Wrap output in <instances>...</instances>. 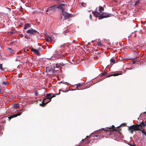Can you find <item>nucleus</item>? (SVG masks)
I'll list each match as a JSON object with an SVG mask.
<instances>
[{
    "label": "nucleus",
    "instance_id": "3",
    "mask_svg": "<svg viewBox=\"0 0 146 146\" xmlns=\"http://www.w3.org/2000/svg\"><path fill=\"white\" fill-rule=\"evenodd\" d=\"M58 8H60L62 9L61 5H59L58 6L57 5H55L49 7L46 9V12H48L51 10L52 11H54Z\"/></svg>",
    "mask_w": 146,
    "mask_h": 146
},
{
    "label": "nucleus",
    "instance_id": "24",
    "mask_svg": "<svg viewBox=\"0 0 146 146\" xmlns=\"http://www.w3.org/2000/svg\"><path fill=\"white\" fill-rule=\"evenodd\" d=\"M25 37L27 39L30 38V37L28 36L27 35H25Z\"/></svg>",
    "mask_w": 146,
    "mask_h": 146
},
{
    "label": "nucleus",
    "instance_id": "2",
    "mask_svg": "<svg viewBox=\"0 0 146 146\" xmlns=\"http://www.w3.org/2000/svg\"><path fill=\"white\" fill-rule=\"evenodd\" d=\"M135 126L134 125H133L128 128V130L132 134L133 133V132L135 131H141L142 132L145 134L146 135V133L145 132L144 128H137L135 127Z\"/></svg>",
    "mask_w": 146,
    "mask_h": 146
},
{
    "label": "nucleus",
    "instance_id": "30",
    "mask_svg": "<svg viewBox=\"0 0 146 146\" xmlns=\"http://www.w3.org/2000/svg\"><path fill=\"white\" fill-rule=\"evenodd\" d=\"M84 3H82V5L84 7L85 6H84Z\"/></svg>",
    "mask_w": 146,
    "mask_h": 146
},
{
    "label": "nucleus",
    "instance_id": "26",
    "mask_svg": "<svg viewBox=\"0 0 146 146\" xmlns=\"http://www.w3.org/2000/svg\"><path fill=\"white\" fill-rule=\"evenodd\" d=\"M2 88L1 87H0V93H1V90H2Z\"/></svg>",
    "mask_w": 146,
    "mask_h": 146
},
{
    "label": "nucleus",
    "instance_id": "25",
    "mask_svg": "<svg viewBox=\"0 0 146 146\" xmlns=\"http://www.w3.org/2000/svg\"><path fill=\"white\" fill-rule=\"evenodd\" d=\"M2 68V64H0V69L1 70Z\"/></svg>",
    "mask_w": 146,
    "mask_h": 146
},
{
    "label": "nucleus",
    "instance_id": "15",
    "mask_svg": "<svg viewBox=\"0 0 146 146\" xmlns=\"http://www.w3.org/2000/svg\"><path fill=\"white\" fill-rule=\"evenodd\" d=\"M3 84L4 86H6L8 84V83L7 81H5L3 82Z\"/></svg>",
    "mask_w": 146,
    "mask_h": 146
},
{
    "label": "nucleus",
    "instance_id": "32",
    "mask_svg": "<svg viewBox=\"0 0 146 146\" xmlns=\"http://www.w3.org/2000/svg\"><path fill=\"white\" fill-rule=\"evenodd\" d=\"M104 75V74H102V75H101V76H103Z\"/></svg>",
    "mask_w": 146,
    "mask_h": 146
},
{
    "label": "nucleus",
    "instance_id": "28",
    "mask_svg": "<svg viewBox=\"0 0 146 146\" xmlns=\"http://www.w3.org/2000/svg\"><path fill=\"white\" fill-rule=\"evenodd\" d=\"M90 18L91 19H92V18H91L92 15H91V14H90Z\"/></svg>",
    "mask_w": 146,
    "mask_h": 146
},
{
    "label": "nucleus",
    "instance_id": "23",
    "mask_svg": "<svg viewBox=\"0 0 146 146\" xmlns=\"http://www.w3.org/2000/svg\"><path fill=\"white\" fill-rule=\"evenodd\" d=\"M139 3V1H138H138H137L136 2V3H135V6H136L137 5V4Z\"/></svg>",
    "mask_w": 146,
    "mask_h": 146
},
{
    "label": "nucleus",
    "instance_id": "36",
    "mask_svg": "<svg viewBox=\"0 0 146 146\" xmlns=\"http://www.w3.org/2000/svg\"><path fill=\"white\" fill-rule=\"evenodd\" d=\"M84 141V139H83L82 140V141Z\"/></svg>",
    "mask_w": 146,
    "mask_h": 146
},
{
    "label": "nucleus",
    "instance_id": "34",
    "mask_svg": "<svg viewBox=\"0 0 146 146\" xmlns=\"http://www.w3.org/2000/svg\"><path fill=\"white\" fill-rule=\"evenodd\" d=\"M46 34H47L46 33H45V35H46Z\"/></svg>",
    "mask_w": 146,
    "mask_h": 146
},
{
    "label": "nucleus",
    "instance_id": "21",
    "mask_svg": "<svg viewBox=\"0 0 146 146\" xmlns=\"http://www.w3.org/2000/svg\"><path fill=\"white\" fill-rule=\"evenodd\" d=\"M9 49L10 50L11 52L12 53H14L15 52L13 50H11V48H9Z\"/></svg>",
    "mask_w": 146,
    "mask_h": 146
},
{
    "label": "nucleus",
    "instance_id": "4",
    "mask_svg": "<svg viewBox=\"0 0 146 146\" xmlns=\"http://www.w3.org/2000/svg\"><path fill=\"white\" fill-rule=\"evenodd\" d=\"M64 16V19L66 20L67 19H69L70 17H71L72 16V15L69 14L66 12H62V13L61 15V16Z\"/></svg>",
    "mask_w": 146,
    "mask_h": 146
},
{
    "label": "nucleus",
    "instance_id": "10",
    "mask_svg": "<svg viewBox=\"0 0 146 146\" xmlns=\"http://www.w3.org/2000/svg\"><path fill=\"white\" fill-rule=\"evenodd\" d=\"M83 86L82 84H78L76 86V88L78 90H80L83 89V88H80Z\"/></svg>",
    "mask_w": 146,
    "mask_h": 146
},
{
    "label": "nucleus",
    "instance_id": "14",
    "mask_svg": "<svg viewBox=\"0 0 146 146\" xmlns=\"http://www.w3.org/2000/svg\"><path fill=\"white\" fill-rule=\"evenodd\" d=\"M56 95V94H53V96H51V97H50V100H49V101L48 102L46 103L45 104H47L48 102H50L51 101V99L52 98L55 97V96Z\"/></svg>",
    "mask_w": 146,
    "mask_h": 146
},
{
    "label": "nucleus",
    "instance_id": "29",
    "mask_svg": "<svg viewBox=\"0 0 146 146\" xmlns=\"http://www.w3.org/2000/svg\"><path fill=\"white\" fill-rule=\"evenodd\" d=\"M129 144L130 145V146H133V144Z\"/></svg>",
    "mask_w": 146,
    "mask_h": 146
},
{
    "label": "nucleus",
    "instance_id": "33",
    "mask_svg": "<svg viewBox=\"0 0 146 146\" xmlns=\"http://www.w3.org/2000/svg\"><path fill=\"white\" fill-rule=\"evenodd\" d=\"M11 117H12H12H14V116H13V115H11Z\"/></svg>",
    "mask_w": 146,
    "mask_h": 146
},
{
    "label": "nucleus",
    "instance_id": "5",
    "mask_svg": "<svg viewBox=\"0 0 146 146\" xmlns=\"http://www.w3.org/2000/svg\"><path fill=\"white\" fill-rule=\"evenodd\" d=\"M26 33L29 35H33L36 34L37 32L36 30L33 29L31 28L30 29L27 30L26 31Z\"/></svg>",
    "mask_w": 146,
    "mask_h": 146
},
{
    "label": "nucleus",
    "instance_id": "11",
    "mask_svg": "<svg viewBox=\"0 0 146 146\" xmlns=\"http://www.w3.org/2000/svg\"><path fill=\"white\" fill-rule=\"evenodd\" d=\"M99 11L100 12H99L100 13H101L102 11H104V8H103V7L100 6H99Z\"/></svg>",
    "mask_w": 146,
    "mask_h": 146
},
{
    "label": "nucleus",
    "instance_id": "35",
    "mask_svg": "<svg viewBox=\"0 0 146 146\" xmlns=\"http://www.w3.org/2000/svg\"><path fill=\"white\" fill-rule=\"evenodd\" d=\"M104 129V130H107V131L108 130V129H107V130H105V129Z\"/></svg>",
    "mask_w": 146,
    "mask_h": 146
},
{
    "label": "nucleus",
    "instance_id": "7",
    "mask_svg": "<svg viewBox=\"0 0 146 146\" xmlns=\"http://www.w3.org/2000/svg\"><path fill=\"white\" fill-rule=\"evenodd\" d=\"M137 127V128H144L146 126V124L144 122H142L139 124H137L136 125H134Z\"/></svg>",
    "mask_w": 146,
    "mask_h": 146
},
{
    "label": "nucleus",
    "instance_id": "13",
    "mask_svg": "<svg viewBox=\"0 0 146 146\" xmlns=\"http://www.w3.org/2000/svg\"><path fill=\"white\" fill-rule=\"evenodd\" d=\"M30 24L28 23H26L25 24V27L24 28V29H26L27 28H28L30 26Z\"/></svg>",
    "mask_w": 146,
    "mask_h": 146
},
{
    "label": "nucleus",
    "instance_id": "6",
    "mask_svg": "<svg viewBox=\"0 0 146 146\" xmlns=\"http://www.w3.org/2000/svg\"><path fill=\"white\" fill-rule=\"evenodd\" d=\"M45 39L47 42H50L51 43H54V38L53 36H49L46 34V37Z\"/></svg>",
    "mask_w": 146,
    "mask_h": 146
},
{
    "label": "nucleus",
    "instance_id": "9",
    "mask_svg": "<svg viewBox=\"0 0 146 146\" xmlns=\"http://www.w3.org/2000/svg\"><path fill=\"white\" fill-rule=\"evenodd\" d=\"M31 50L33 52V53L35 54L38 55L39 54V51L38 50L32 48Z\"/></svg>",
    "mask_w": 146,
    "mask_h": 146
},
{
    "label": "nucleus",
    "instance_id": "17",
    "mask_svg": "<svg viewBox=\"0 0 146 146\" xmlns=\"http://www.w3.org/2000/svg\"><path fill=\"white\" fill-rule=\"evenodd\" d=\"M110 61L111 63H114L115 62V60L113 58H111L110 60Z\"/></svg>",
    "mask_w": 146,
    "mask_h": 146
},
{
    "label": "nucleus",
    "instance_id": "12",
    "mask_svg": "<svg viewBox=\"0 0 146 146\" xmlns=\"http://www.w3.org/2000/svg\"><path fill=\"white\" fill-rule=\"evenodd\" d=\"M51 94H47L46 96V99H48L49 100H50V97H51Z\"/></svg>",
    "mask_w": 146,
    "mask_h": 146
},
{
    "label": "nucleus",
    "instance_id": "8",
    "mask_svg": "<svg viewBox=\"0 0 146 146\" xmlns=\"http://www.w3.org/2000/svg\"><path fill=\"white\" fill-rule=\"evenodd\" d=\"M46 99H46V98L44 99L42 101V104H40V106H42V107L45 106V105L47 104H45L49 101V100L48 101H46Z\"/></svg>",
    "mask_w": 146,
    "mask_h": 146
},
{
    "label": "nucleus",
    "instance_id": "31",
    "mask_svg": "<svg viewBox=\"0 0 146 146\" xmlns=\"http://www.w3.org/2000/svg\"><path fill=\"white\" fill-rule=\"evenodd\" d=\"M70 1H74L75 0H70Z\"/></svg>",
    "mask_w": 146,
    "mask_h": 146
},
{
    "label": "nucleus",
    "instance_id": "1",
    "mask_svg": "<svg viewBox=\"0 0 146 146\" xmlns=\"http://www.w3.org/2000/svg\"><path fill=\"white\" fill-rule=\"evenodd\" d=\"M92 13L96 17H99V19H102L103 18L108 17H110V14H108L106 13H100L97 11V9H96L95 11L92 12Z\"/></svg>",
    "mask_w": 146,
    "mask_h": 146
},
{
    "label": "nucleus",
    "instance_id": "22",
    "mask_svg": "<svg viewBox=\"0 0 146 146\" xmlns=\"http://www.w3.org/2000/svg\"><path fill=\"white\" fill-rule=\"evenodd\" d=\"M115 128V126L114 125H112V127H108V128H107V129H111V128L113 129V128Z\"/></svg>",
    "mask_w": 146,
    "mask_h": 146
},
{
    "label": "nucleus",
    "instance_id": "16",
    "mask_svg": "<svg viewBox=\"0 0 146 146\" xmlns=\"http://www.w3.org/2000/svg\"><path fill=\"white\" fill-rule=\"evenodd\" d=\"M14 107L16 108H19V105L18 104H15L14 105Z\"/></svg>",
    "mask_w": 146,
    "mask_h": 146
},
{
    "label": "nucleus",
    "instance_id": "27",
    "mask_svg": "<svg viewBox=\"0 0 146 146\" xmlns=\"http://www.w3.org/2000/svg\"><path fill=\"white\" fill-rule=\"evenodd\" d=\"M56 53L57 54H58H58H59L58 53V51H56Z\"/></svg>",
    "mask_w": 146,
    "mask_h": 146
},
{
    "label": "nucleus",
    "instance_id": "18",
    "mask_svg": "<svg viewBox=\"0 0 146 146\" xmlns=\"http://www.w3.org/2000/svg\"><path fill=\"white\" fill-rule=\"evenodd\" d=\"M98 46H102V44L100 42H98Z\"/></svg>",
    "mask_w": 146,
    "mask_h": 146
},
{
    "label": "nucleus",
    "instance_id": "20",
    "mask_svg": "<svg viewBox=\"0 0 146 146\" xmlns=\"http://www.w3.org/2000/svg\"><path fill=\"white\" fill-rule=\"evenodd\" d=\"M118 75H119V74H114L111 75H110V76H108L107 77H109L110 76H117Z\"/></svg>",
    "mask_w": 146,
    "mask_h": 146
},
{
    "label": "nucleus",
    "instance_id": "19",
    "mask_svg": "<svg viewBox=\"0 0 146 146\" xmlns=\"http://www.w3.org/2000/svg\"><path fill=\"white\" fill-rule=\"evenodd\" d=\"M21 113H20V112H19L17 114H16V115H14V117H16L17 116H18V115H21Z\"/></svg>",
    "mask_w": 146,
    "mask_h": 146
}]
</instances>
